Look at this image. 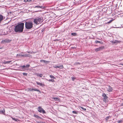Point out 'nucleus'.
<instances>
[{
    "instance_id": "obj_17",
    "label": "nucleus",
    "mask_w": 123,
    "mask_h": 123,
    "mask_svg": "<svg viewBox=\"0 0 123 123\" xmlns=\"http://www.w3.org/2000/svg\"><path fill=\"white\" fill-rule=\"evenodd\" d=\"M3 16L1 15H0V23L3 20Z\"/></svg>"
},
{
    "instance_id": "obj_10",
    "label": "nucleus",
    "mask_w": 123,
    "mask_h": 123,
    "mask_svg": "<svg viewBox=\"0 0 123 123\" xmlns=\"http://www.w3.org/2000/svg\"><path fill=\"white\" fill-rule=\"evenodd\" d=\"M36 82L37 85H40L41 86H44V85L43 84L37 81Z\"/></svg>"
},
{
    "instance_id": "obj_36",
    "label": "nucleus",
    "mask_w": 123,
    "mask_h": 123,
    "mask_svg": "<svg viewBox=\"0 0 123 123\" xmlns=\"http://www.w3.org/2000/svg\"><path fill=\"white\" fill-rule=\"evenodd\" d=\"M12 120H15V121H17V119H16L15 118H13V117H12Z\"/></svg>"
},
{
    "instance_id": "obj_16",
    "label": "nucleus",
    "mask_w": 123,
    "mask_h": 123,
    "mask_svg": "<svg viewBox=\"0 0 123 123\" xmlns=\"http://www.w3.org/2000/svg\"><path fill=\"white\" fill-rule=\"evenodd\" d=\"M36 75L40 77H42L43 76V74H41L37 73L36 74Z\"/></svg>"
},
{
    "instance_id": "obj_45",
    "label": "nucleus",
    "mask_w": 123,
    "mask_h": 123,
    "mask_svg": "<svg viewBox=\"0 0 123 123\" xmlns=\"http://www.w3.org/2000/svg\"><path fill=\"white\" fill-rule=\"evenodd\" d=\"M28 53H30V52H28Z\"/></svg>"
},
{
    "instance_id": "obj_25",
    "label": "nucleus",
    "mask_w": 123,
    "mask_h": 123,
    "mask_svg": "<svg viewBox=\"0 0 123 123\" xmlns=\"http://www.w3.org/2000/svg\"><path fill=\"white\" fill-rule=\"evenodd\" d=\"M113 20V19L112 20H110L109 21L107 22L106 23L107 24H110V23H111Z\"/></svg>"
},
{
    "instance_id": "obj_15",
    "label": "nucleus",
    "mask_w": 123,
    "mask_h": 123,
    "mask_svg": "<svg viewBox=\"0 0 123 123\" xmlns=\"http://www.w3.org/2000/svg\"><path fill=\"white\" fill-rule=\"evenodd\" d=\"M5 112V111L4 109H3V110H0V113L2 114H4Z\"/></svg>"
},
{
    "instance_id": "obj_8",
    "label": "nucleus",
    "mask_w": 123,
    "mask_h": 123,
    "mask_svg": "<svg viewBox=\"0 0 123 123\" xmlns=\"http://www.w3.org/2000/svg\"><path fill=\"white\" fill-rule=\"evenodd\" d=\"M107 91L109 92H111L112 91V88L110 86H108V88H107Z\"/></svg>"
},
{
    "instance_id": "obj_20",
    "label": "nucleus",
    "mask_w": 123,
    "mask_h": 123,
    "mask_svg": "<svg viewBox=\"0 0 123 123\" xmlns=\"http://www.w3.org/2000/svg\"><path fill=\"white\" fill-rule=\"evenodd\" d=\"M111 117L110 116H109L106 117L105 118V120L106 121V122H107L108 121V120L110 118H111Z\"/></svg>"
},
{
    "instance_id": "obj_30",
    "label": "nucleus",
    "mask_w": 123,
    "mask_h": 123,
    "mask_svg": "<svg viewBox=\"0 0 123 123\" xmlns=\"http://www.w3.org/2000/svg\"><path fill=\"white\" fill-rule=\"evenodd\" d=\"M49 76H50V77L51 78H53V79H54L55 78V77L53 76L52 75H50Z\"/></svg>"
},
{
    "instance_id": "obj_14",
    "label": "nucleus",
    "mask_w": 123,
    "mask_h": 123,
    "mask_svg": "<svg viewBox=\"0 0 123 123\" xmlns=\"http://www.w3.org/2000/svg\"><path fill=\"white\" fill-rule=\"evenodd\" d=\"M52 99H53L57 101H60V100L56 97H53L52 98Z\"/></svg>"
},
{
    "instance_id": "obj_37",
    "label": "nucleus",
    "mask_w": 123,
    "mask_h": 123,
    "mask_svg": "<svg viewBox=\"0 0 123 123\" xmlns=\"http://www.w3.org/2000/svg\"><path fill=\"white\" fill-rule=\"evenodd\" d=\"M23 75L25 76H26L27 74V73H23Z\"/></svg>"
},
{
    "instance_id": "obj_7",
    "label": "nucleus",
    "mask_w": 123,
    "mask_h": 123,
    "mask_svg": "<svg viewBox=\"0 0 123 123\" xmlns=\"http://www.w3.org/2000/svg\"><path fill=\"white\" fill-rule=\"evenodd\" d=\"M102 96L104 97V99L105 100H108V98L105 93L103 94Z\"/></svg>"
},
{
    "instance_id": "obj_11",
    "label": "nucleus",
    "mask_w": 123,
    "mask_h": 123,
    "mask_svg": "<svg viewBox=\"0 0 123 123\" xmlns=\"http://www.w3.org/2000/svg\"><path fill=\"white\" fill-rule=\"evenodd\" d=\"M58 68L60 69H62L63 68V66L62 65L59 66V65H58L56 66V67H55V68Z\"/></svg>"
},
{
    "instance_id": "obj_23",
    "label": "nucleus",
    "mask_w": 123,
    "mask_h": 123,
    "mask_svg": "<svg viewBox=\"0 0 123 123\" xmlns=\"http://www.w3.org/2000/svg\"><path fill=\"white\" fill-rule=\"evenodd\" d=\"M71 35L73 36H75L77 35V34L75 33H71Z\"/></svg>"
},
{
    "instance_id": "obj_31",
    "label": "nucleus",
    "mask_w": 123,
    "mask_h": 123,
    "mask_svg": "<svg viewBox=\"0 0 123 123\" xmlns=\"http://www.w3.org/2000/svg\"><path fill=\"white\" fill-rule=\"evenodd\" d=\"M30 66V65L29 64H27L25 66V68H28Z\"/></svg>"
},
{
    "instance_id": "obj_26",
    "label": "nucleus",
    "mask_w": 123,
    "mask_h": 123,
    "mask_svg": "<svg viewBox=\"0 0 123 123\" xmlns=\"http://www.w3.org/2000/svg\"><path fill=\"white\" fill-rule=\"evenodd\" d=\"M20 68H25V65H23V66H20Z\"/></svg>"
},
{
    "instance_id": "obj_18",
    "label": "nucleus",
    "mask_w": 123,
    "mask_h": 123,
    "mask_svg": "<svg viewBox=\"0 0 123 123\" xmlns=\"http://www.w3.org/2000/svg\"><path fill=\"white\" fill-rule=\"evenodd\" d=\"M34 116L36 118L38 119H39V118H41L39 117L36 114H34Z\"/></svg>"
},
{
    "instance_id": "obj_41",
    "label": "nucleus",
    "mask_w": 123,
    "mask_h": 123,
    "mask_svg": "<svg viewBox=\"0 0 123 123\" xmlns=\"http://www.w3.org/2000/svg\"><path fill=\"white\" fill-rule=\"evenodd\" d=\"M71 78L73 80H74L75 79V78L73 76H72L71 77Z\"/></svg>"
},
{
    "instance_id": "obj_38",
    "label": "nucleus",
    "mask_w": 123,
    "mask_h": 123,
    "mask_svg": "<svg viewBox=\"0 0 123 123\" xmlns=\"http://www.w3.org/2000/svg\"><path fill=\"white\" fill-rule=\"evenodd\" d=\"M95 42L96 43H100V41H98L97 40H95Z\"/></svg>"
},
{
    "instance_id": "obj_2",
    "label": "nucleus",
    "mask_w": 123,
    "mask_h": 123,
    "mask_svg": "<svg viewBox=\"0 0 123 123\" xmlns=\"http://www.w3.org/2000/svg\"><path fill=\"white\" fill-rule=\"evenodd\" d=\"M43 21V18L42 17H38L34 19V22L35 24L37 25L42 23Z\"/></svg>"
},
{
    "instance_id": "obj_9",
    "label": "nucleus",
    "mask_w": 123,
    "mask_h": 123,
    "mask_svg": "<svg viewBox=\"0 0 123 123\" xmlns=\"http://www.w3.org/2000/svg\"><path fill=\"white\" fill-rule=\"evenodd\" d=\"M121 42L120 41H118L117 40H115L114 41H112V42L116 44H117L118 43H119Z\"/></svg>"
},
{
    "instance_id": "obj_43",
    "label": "nucleus",
    "mask_w": 123,
    "mask_h": 123,
    "mask_svg": "<svg viewBox=\"0 0 123 123\" xmlns=\"http://www.w3.org/2000/svg\"><path fill=\"white\" fill-rule=\"evenodd\" d=\"M56 67V65H55V66H53V67L54 68H55V67Z\"/></svg>"
},
{
    "instance_id": "obj_5",
    "label": "nucleus",
    "mask_w": 123,
    "mask_h": 123,
    "mask_svg": "<svg viewBox=\"0 0 123 123\" xmlns=\"http://www.w3.org/2000/svg\"><path fill=\"white\" fill-rule=\"evenodd\" d=\"M11 41V40L6 39L3 40H2L1 42V43H9Z\"/></svg>"
},
{
    "instance_id": "obj_40",
    "label": "nucleus",
    "mask_w": 123,
    "mask_h": 123,
    "mask_svg": "<svg viewBox=\"0 0 123 123\" xmlns=\"http://www.w3.org/2000/svg\"><path fill=\"white\" fill-rule=\"evenodd\" d=\"M74 64H80V63L79 62H76Z\"/></svg>"
},
{
    "instance_id": "obj_6",
    "label": "nucleus",
    "mask_w": 123,
    "mask_h": 123,
    "mask_svg": "<svg viewBox=\"0 0 123 123\" xmlns=\"http://www.w3.org/2000/svg\"><path fill=\"white\" fill-rule=\"evenodd\" d=\"M104 48L103 46H102L101 47H100L98 48H97L96 49H95V51H98Z\"/></svg>"
},
{
    "instance_id": "obj_3",
    "label": "nucleus",
    "mask_w": 123,
    "mask_h": 123,
    "mask_svg": "<svg viewBox=\"0 0 123 123\" xmlns=\"http://www.w3.org/2000/svg\"><path fill=\"white\" fill-rule=\"evenodd\" d=\"M33 25L31 22H26L25 24V27L27 29H30L33 27Z\"/></svg>"
},
{
    "instance_id": "obj_32",
    "label": "nucleus",
    "mask_w": 123,
    "mask_h": 123,
    "mask_svg": "<svg viewBox=\"0 0 123 123\" xmlns=\"http://www.w3.org/2000/svg\"><path fill=\"white\" fill-rule=\"evenodd\" d=\"M48 80L49 81H52V82H53L54 81V80L53 79L49 80Z\"/></svg>"
},
{
    "instance_id": "obj_4",
    "label": "nucleus",
    "mask_w": 123,
    "mask_h": 123,
    "mask_svg": "<svg viewBox=\"0 0 123 123\" xmlns=\"http://www.w3.org/2000/svg\"><path fill=\"white\" fill-rule=\"evenodd\" d=\"M37 110L40 113H42L43 114L46 113V112L45 110L41 106H39L38 107Z\"/></svg>"
},
{
    "instance_id": "obj_44",
    "label": "nucleus",
    "mask_w": 123,
    "mask_h": 123,
    "mask_svg": "<svg viewBox=\"0 0 123 123\" xmlns=\"http://www.w3.org/2000/svg\"><path fill=\"white\" fill-rule=\"evenodd\" d=\"M122 65H123V63H122Z\"/></svg>"
},
{
    "instance_id": "obj_42",
    "label": "nucleus",
    "mask_w": 123,
    "mask_h": 123,
    "mask_svg": "<svg viewBox=\"0 0 123 123\" xmlns=\"http://www.w3.org/2000/svg\"><path fill=\"white\" fill-rule=\"evenodd\" d=\"M44 31V29H43L42 30V31L43 32V31Z\"/></svg>"
},
{
    "instance_id": "obj_19",
    "label": "nucleus",
    "mask_w": 123,
    "mask_h": 123,
    "mask_svg": "<svg viewBox=\"0 0 123 123\" xmlns=\"http://www.w3.org/2000/svg\"><path fill=\"white\" fill-rule=\"evenodd\" d=\"M23 57H30V55L29 54H25L23 55Z\"/></svg>"
},
{
    "instance_id": "obj_1",
    "label": "nucleus",
    "mask_w": 123,
    "mask_h": 123,
    "mask_svg": "<svg viewBox=\"0 0 123 123\" xmlns=\"http://www.w3.org/2000/svg\"><path fill=\"white\" fill-rule=\"evenodd\" d=\"M24 23H19L17 24L14 27V31L16 33H21L23 32L24 28Z\"/></svg>"
},
{
    "instance_id": "obj_34",
    "label": "nucleus",
    "mask_w": 123,
    "mask_h": 123,
    "mask_svg": "<svg viewBox=\"0 0 123 123\" xmlns=\"http://www.w3.org/2000/svg\"><path fill=\"white\" fill-rule=\"evenodd\" d=\"M33 90V89H31V88L28 89V91H31Z\"/></svg>"
},
{
    "instance_id": "obj_22",
    "label": "nucleus",
    "mask_w": 123,
    "mask_h": 123,
    "mask_svg": "<svg viewBox=\"0 0 123 123\" xmlns=\"http://www.w3.org/2000/svg\"><path fill=\"white\" fill-rule=\"evenodd\" d=\"M17 56H23V55L21 54H19L17 55Z\"/></svg>"
},
{
    "instance_id": "obj_24",
    "label": "nucleus",
    "mask_w": 123,
    "mask_h": 123,
    "mask_svg": "<svg viewBox=\"0 0 123 123\" xmlns=\"http://www.w3.org/2000/svg\"><path fill=\"white\" fill-rule=\"evenodd\" d=\"M72 112L73 113L77 114L78 113V112L76 111H72Z\"/></svg>"
},
{
    "instance_id": "obj_33",
    "label": "nucleus",
    "mask_w": 123,
    "mask_h": 123,
    "mask_svg": "<svg viewBox=\"0 0 123 123\" xmlns=\"http://www.w3.org/2000/svg\"><path fill=\"white\" fill-rule=\"evenodd\" d=\"M32 0H24V1L25 2H29L31 1Z\"/></svg>"
},
{
    "instance_id": "obj_12",
    "label": "nucleus",
    "mask_w": 123,
    "mask_h": 123,
    "mask_svg": "<svg viewBox=\"0 0 123 123\" xmlns=\"http://www.w3.org/2000/svg\"><path fill=\"white\" fill-rule=\"evenodd\" d=\"M40 61L41 62H43L44 63H46V62L49 63V62H50V61H47L44 60H41Z\"/></svg>"
},
{
    "instance_id": "obj_29",
    "label": "nucleus",
    "mask_w": 123,
    "mask_h": 123,
    "mask_svg": "<svg viewBox=\"0 0 123 123\" xmlns=\"http://www.w3.org/2000/svg\"><path fill=\"white\" fill-rule=\"evenodd\" d=\"M25 69V68H20V69L19 70L22 71H24Z\"/></svg>"
},
{
    "instance_id": "obj_28",
    "label": "nucleus",
    "mask_w": 123,
    "mask_h": 123,
    "mask_svg": "<svg viewBox=\"0 0 123 123\" xmlns=\"http://www.w3.org/2000/svg\"><path fill=\"white\" fill-rule=\"evenodd\" d=\"M36 122L37 123H45L44 122H42L39 121H36Z\"/></svg>"
},
{
    "instance_id": "obj_46",
    "label": "nucleus",
    "mask_w": 123,
    "mask_h": 123,
    "mask_svg": "<svg viewBox=\"0 0 123 123\" xmlns=\"http://www.w3.org/2000/svg\"><path fill=\"white\" fill-rule=\"evenodd\" d=\"M122 105H123V103L122 104Z\"/></svg>"
},
{
    "instance_id": "obj_13",
    "label": "nucleus",
    "mask_w": 123,
    "mask_h": 123,
    "mask_svg": "<svg viewBox=\"0 0 123 123\" xmlns=\"http://www.w3.org/2000/svg\"><path fill=\"white\" fill-rule=\"evenodd\" d=\"M12 62V61H5L3 62V63L4 64H8Z\"/></svg>"
},
{
    "instance_id": "obj_27",
    "label": "nucleus",
    "mask_w": 123,
    "mask_h": 123,
    "mask_svg": "<svg viewBox=\"0 0 123 123\" xmlns=\"http://www.w3.org/2000/svg\"><path fill=\"white\" fill-rule=\"evenodd\" d=\"M80 108H81V109H82L83 110H84V111H85L86 110V108H84L83 107H80Z\"/></svg>"
},
{
    "instance_id": "obj_39",
    "label": "nucleus",
    "mask_w": 123,
    "mask_h": 123,
    "mask_svg": "<svg viewBox=\"0 0 123 123\" xmlns=\"http://www.w3.org/2000/svg\"><path fill=\"white\" fill-rule=\"evenodd\" d=\"M117 122H118V123H122V120H120L118 121H117Z\"/></svg>"
},
{
    "instance_id": "obj_35",
    "label": "nucleus",
    "mask_w": 123,
    "mask_h": 123,
    "mask_svg": "<svg viewBox=\"0 0 123 123\" xmlns=\"http://www.w3.org/2000/svg\"><path fill=\"white\" fill-rule=\"evenodd\" d=\"M33 90H34V91H39V90H38L37 89H36V88L33 89Z\"/></svg>"
},
{
    "instance_id": "obj_21",
    "label": "nucleus",
    "mask_w": 123,
    "mask_h": 123,
    "mask_svg": "<svg viewBox=\"0 0 123 123\" xmlns=\"http://www.w3.org/2000/svg\"><path fill=\"white\" fill-rule=\"evenodd\" d=\"M35 8H43V6H36L35 7Z\"/></svg>"
}]
</instances>
